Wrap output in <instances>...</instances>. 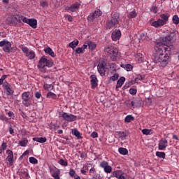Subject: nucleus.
Instances as JSON below:
<instances>
[{"label":"nucleus","mask_w":179,"mask_h":179,"mask_svg":"<svg viewBox=\"0 0 179 179\" xmlns=\"http://www.w3.org/2000/svg\"><path fill=\"white\" fill-rule=\"evenodd\" d=\"M171 50H174L173 45H162V42H156L155 51L156 52L155 61L159 62L162 68L167 66L171 55Z\"/></svg>","instance_id":"obj_1"},{"label":"nucleus","mask_w":179,"mask_h":179,"mask_svg":"<svg viewBox=\"0 0 179 179\" xmlns=\"http://www.w3.org/2000/svg\"><path fill=\"white\" fill-rule=\"evenodd\" d=\"M160 17L157 21H153L151 22V26L153 27H156V29L159 27H162V26H164L169 22V17H170V14L164 13L160 15Z\"/></svg>","instance_id":"obj_2"},{"label":"nucleus","mask_w":179,"mask_h":179,"mask_svg":"<svg viewBox=\"0 0 179 179\" xmlns=\"http://www.w3.org/2000/svg\"><path fill=\"white\" fill-rule=\"evenodd\" d=\"M176 38H177V31H173L165 37L161 38L160 41H157V43H162V45H169V44H171Z\"/></svg>","instance_id":"obj_3"},{"label":"nucleus","mask_w":179,"mask_h":179,"mask_svg":"<svg viewBox=\"0 0 179 179\" xmlns=\"http://www.w3.org/2000/svg\"><path fill=\"white\" fill-rule=\"evenodd\" d=\"M120 23V14L113 13L110 20L106 22V29H112V27H117V24Z\"/></svg>","instance_id":"obj_4"},{"label":"nucleus","mask_w":179,"mask_h":179,"mask_svg":"<svg viewBox=\"0 0 179 179\" xmlns=\"http://www.w3.org/2000/svg\"><path fill=\"white\" fill-rule=\"evenodd\" d=\"M59 117L63 118V120L67 122H73V121H76V120H78L76 115L65 112H59Z\"/></svg>","instance_id":"obj_5"},{"label":"nucleus","mask_w":179,"mask_h":179,"mask_svg":"<svg viewBox=\"0 0 179 179\" xmlns=\"http://www.w3.org/2000/svg\"><path fill=\"white\" fill-rule=\"evenodd\" d=\"M19 48L22 50V52L25 54V57L28 58V59H34L36 58V52L33 50H29L27 47L21 45L19 46Z\"/></svg>","instance_id":"obj_6"},{"label":"nucleus","mask_w":179,"mask_h":179,"mask_svg":"<svg viewBox=\"0 0 179 179\" xmlns=\"http://www.w3.org/2000/svg\"><path fill=\"white\" fill-rule=\"evenodd\" d=\"M25 17L20 15H15L10 17H8L7 18V22L8 24H16V23L19 22H23V19H24Z\"/></svg>","instance_id":"obj_7"},{"label":"nucleus","mask_w":179,"mask_h":179,"mask_svg":"<svg viewBox=\"0 0 179 179\" xmlns=\"http://www.w3.org/2000/svg\"><path fill=\"white\" fill-rule=\"evenodd\" d=\"M22 104L25 107H30L31 106V100L30 97V92H25L22 94Z\"/></svg>","instance_id":"obj_8"},{"label":"nucleus","mask_w":179,"mask_h":179,"mask_svg":"<svg viewBox=\"0 0 179 179\" xmlns=\"http://www.w3.org/2000/svg\"><path fill=\"white\" fill-rule=\"evenodd\" d=\"M0 47H3L4 52H12V43L6 39L0 41Z\"/></svg>","instance_id":"obj_9"},{"label":"nucleus","mask_w":179,"mask_h":179,"mask_svg":"<svg viewBox=\"0 0 179 179\" xmlns=\"http://www.w3.org/2000/svg\"><path fill=\"white\" fill-rule=\"evenodd\" d=\"M99 166L101 167V169H103V171H105L106 174H110L113 172V167L108 165V162H107V161H103L101 162Z\"/></svg>","instance_id":"obj_10"},{"label":"nucleus","mask_w":179,"mask_h":179,"mask_svg":"<svg viewBox=\"0 0 179 179\" xmlns=\"http://www.w3.org/2000/svg\"><path fill=\"white\" fill-rule=\"evenodd\" d=\"M23 22L27 23V24H29L33 29L37 28V20L33 18L29 19L25 17V18H23Z\"/></svg>","instance_id":"obj_11"},{"label":"nucleus","mask_w":179,"mask_h":179,"mask_svg":"<svg viewBox=\"0 0 179 179\" xmlns=\"http://www.w3.org/2000/svg\"><path fill=\"white\" fill-rule=\"evenodd\" d=\"M125 176H127V173L121 170H116L112 173V177H115L117 179H126Z\"/></svg>","instance_id":"obj_12"},{"label":"nucleus","mask_w":179,"mask_h":179,"mask_svg":"<svg viewBox=\"0 0 179 179\" xmlns=\"http://www.w3.org/2000/svg\"><path fill=\"white\" fill-rule=\"evenodd\" d=\"M113 50H112V52L110 53V57L112 59V61H117V58H120L121 56V53L118 51V49L117 47L113 46Z\"/></svg>","instance_id":"obj_13"},{"label":"nucleus","mask_w":179,"mask_h":179,"mask_svg":"<svg viewBox=\"0 0 179 179\" xmlns=\"http://www.w3.org/2000/svg\"><path fill=\"white\" fill-rule=\"evenodd\" d=\"M167 146H169V141H167V139L162 138L159 141V144H158L159 150H164V149H166Z\"/></svg>","instance_id":"obj_14"},{"label":"nucleus","mask_w":179,"mask_h":179,"mask_svg":"<svg viewBox=\"0 0 179 179\" xmlns=\"http://www.w3.org/2000/svg\"><path fill=\"white\" fill-rule=\"evenodd\" d=\"M90 79H91V89H96L99 85V80H97V76H96V75H91Z\"/></svg>","instance_id":"obj_15"},{"label":"nucleus","mask_w":179,"mask_h":179,"mask_svg":"<svg viewBox=\"0 0 179 179\" xmlns=\"http://www.w3.org/2000/svg\"><path fill=\"white\" fill-rule=\"evenodd\" d=\"M6 160L8 162L9 166H13V151L10 150H6Z\"/></svg>","instance_id":"obj_16"},{"label":"nucleus","mask_w":179,"mask_h":179,"mask_svg":"<svg viewBox=\"0 0 179 179\" xmlns=\"http://www.w3.org/2000/svg\"><path fill=\"white\" fill-rule=\"evenodd\" d=\"M97 69L101 76H104V75H106V64L104 62L99 63Z\"/></svg>","instance_id":"obj_17"},{"label":"nucleus","mask_w":179,"mask_h":179,"mask_svg":"<svg viewBox=\"0 0 179 179\" xmlns=\"http://www.w3.org/2000/svg\"><path fill=\"white\" fill-rule=\"evenodd\" d=\"M101 13H102L101 10H100L99 9L95 10L92 14L89 15L88 20H90V22H93V20H94V19H97V17H99V16H101Z\"/></svg>","instance_id":"obj_18"},{"label":"nucleus","mask_w":179,"mask_h":179,"mask_svg":"<svg viewBox=\"0 0 179 179\" xmlns=\"http://www.w3.org/2000/svg\"><path fill=\"white\" fill-rule=\"evenodd\" d=\"M111 37L113 41H117V40H120V38H121V31L120 30L113 31L112 33Z\"/></svg>","instance_id":"obj_19"},{"label":"nucleus","mask_w":179,"mask_h":179,"mask_svg":"<svg viewBox=\"0 0 179 179\" xmlns=\"http://www.w3.org/2000/svg\"><path fill=\"white\" fill-rule=\"evenodd\" d=\"M79 8H80V3L76 2L68 7L67 10H70V12H78Z\"/></svg>","instance_id":"obj_20"},{"label":"nucleus","mask_w":179,"mask_h":179,"mask_svg":"<svg viewBox=\"0 0 179 179\" xmlns=\"http://www.w3.org/2000/svg\"><path fill=\"white\" fill-rule=\"evenodd\" d=\"M116 134H117L118 138L121 139L122 141H125L127 139V137L129 135V132L128 131L125 130L124 131H117Z\"/></svg>","instance_id":"obj_21"},{"label":"nucleus","mask_w":179,"mask_h":179,"mask_svg":"<svg viewBox=\"0 0 179 179\" xmlns=\"http://www.w3.org/2000/svg\"><path fill=\"white\" fill-rule=\"evenodd\" d=\"M38 68L42 71H45V57L43 56L41 58L38 64Z\"/></svg>","instance_id":"obj_22"},{"label":"nucleus","mask_w":179,"mask_h":179,"mask_svg":"<svg viewBox=\"0 0 179 179\" xmlns=\"http://www.w3.org/2000/svg\"><path fill=\"white\" fill-rule=\"evenodd\" d=\"M3 87L5 88L7 96H12V94H13L14 91L12 90V88H10V85H9V83H4Z\"/></svg>","instance_id":"obj_23"},{"label":"nucleus","mask_w":179,"mask_h":179,"mask_svg":"<svg viewBox=\"0 0 179 179\" xmlns=\"http://www.w3.org/2000/svg\"><path fill=\"white\" fill-rule=\"evenodd\" d=\"M71 134H72V135H74V136L76 138H77L78 139H82V134H80V132L78 129H71Z\"/></svg>","instance_id":"obj_24"},{"label":"nucleus","mask_w":179,"mask_h":179,"mask_svg":"<svg viewBox=\"0 0 179 179\" xmlns=\"http://www.w3.org/2000/svg\"><path fill=\"white\" fill-rule=\"evenodd\" d=\"M125 82V77H121L117 82L116 84V89H120L123 85L124 83Z\"/></svg>","instance_id":"obj_25"},{"label":"nucleus","mask_w":179,"mask_h":179,"mask_svg":"<svg viewBox=\"0 0 179 179\" xmlns=\"http://www.w3.org/2000/svg\"><path fill=\"white\" fill-rule=\"evenodd\" d=\"M87 44L89 47V50L91 51H94V50H96V47H97V45H96L94 42L87 41Z\"/></svg>","instance_id":"obj_26"},{"label":"nucleus","mask_w":179,"mask_h":179,"mask_svg":"<svg viewBox=\"0 0 179 179\" xmlns=\"http://www.w3.org/2000/svg\"><path fill=\"white\" fill-rule=\"evenodd\" d=\"M45 54H48L52 58H55V53H54V51L50 47L45 48Z\"/></svg>","instance_id":"obj_27"},{"label":"nucleus","mask_w":179,"mask_h":179,"mask_svg":"<svg viewBox=\"0 0 179 179\" xmlns=\"http://www.w3.org/2000/svg\"><path fill=\"white\" fill-rule=\"evenodd\" d=\"M113 48H114V45H106L104 48V51L105 52H107V54L110 55L111 52H113Z\"/></svg>","instance_id":"obj_28"},{"label":"nucleus","mask_w":179,"mask_h":179,"mask_svg":"<svg viewBox=\"0 0 179 179\" xmlns=\"http://www.w3.org/2000/svg\"><path fill=\"white\" fill-rule=\"evenodd\" d=\"M120 66L127 72H130V71H132V69L134 68L131 64H121Z\"/></svg>","instance_id":"obj_29"},{"label":"nucleus","mask_w":179,"mask_h":179,"mask_svg":"<svg viewBox=\"0 0 179 179\" xmlns=\"http://www.w3.org/2000/svg\"><path fill=\"white\" fill-rule=\"evenodd\" d=\"M21 178L23 179H29L30 178V175H29V173L26 171H21L20 174Z\"/></svg>","instance_id":"obj_30"},{"label":"nucleus","mask_w":179,"mask_h":179,"mask_svg":"<svg viewBox=\"0 0 179 179\" xmlns=\"http://www.w3.org/2000/svg\"><path fill=\"white\" fill-rule=\"evenodd\" d=\"M135 120V117L132 116V115H128L124 118V122H127V124H129L131 121H134Z\"/></svg>","instance_id":"obj_31"},{"label":"nucleus","mask_w":179,"mask_h":179,"mask_svg":"<svg viewBox=\"0 0 179 179\" xmlns=\"http://www.w3.org/2000/svg\"><path fill=\"white\" fill-rule=\"evenodd\" d=\"M118 152L120 155H122L123 156H126V155H128V150L125 148H120L118 149Z\"/></svg>","instance_id":"obj_32"},{"label":"nucleus","mask_w":179,"mask_h":179,"mask_svg":"<svg viewBox=\"0 0 179 179\" xmlns=\"http://www.w3.org/2000/svg\"><path fill=\"white\" fill-rule=\"evenodd\" d=\"M79 44V41L76 40V41H73L72 42H71L69 44V47H70V48H76V47H78V45Z\"/></svg>","instance_id":"obj_33"},{"label":"nucleus","mask_w":179,"mask_h":179,"mask_svg":"<svg viewBox=\"0 0 179 179\" xmlns=\"http://www.w3.org/2000/svg\"><path fill=\"white\" fill-rule=\"evenodd\" d=\"M47 99H52L55 100L57 99V94L54 92H49L46 95Z\"/></svg>","instance_id":"obj_34"},{"label":"nucleus","mask_w":179,"mask_h":179,"mask_svg":"<svg viewBox=\"0 0 179 179\" xmlns=\"http://www.w3.org/2000/svg\"><path fill=\"white\" fill-rule=\"evenodd\" d=\"M156 156L160 159H166V153L164 152H156Z\"/></svg>","instance_id":"obj_35"},{"label":"nucleus","mask_w":179,"mask_h":179,"mask_svg":"<svg viewBox=\"0 0 179 179\" xmlns=\"http://www.w3.org/2000/svg\"><path fill=\"white\" fill-rule=\"evenodd\" d=\"M54 65V62L52 59H45V66H48V68H51Z\"/></svg>","instance_id":"obj_36"},{"label":"nucleus","mask_w":179,"mask_h":179,"mask_svg":"<svg viewBox=\"0 0 179 179\" xmlns=\"http://www.w3.org/2000/svg\"><path fill=\"white\" fill-rule=\"evenodd\" d=\"M33 141H35V142H39V143H44L45 142V138L43 137H34L33 138Z\"/></svg>","instance_id":"obj_37"},{"label":"nucleus","mask_w":179,"mask_h":179,"mask_svg":"<svg viewBox=\"0 0 179 179\" xmlns=\"http://www.w3.org/2000/svg\"><path fill=\"white\" fill-rule=\"evenodd\" d=\"M145 79V76H142L141 74H138L136 76L134 82L136 83H138V82H139V80H143Z\"/></svg>","instance_id":"obj_38"},{"label":"nucleus","mask_w":179,"mask_h":179,"mask_svg":"<svg viewBox=\"0 0 179 179\" xmlns=\"http://www.w3.org/2000/svg\"><path fill=\"white\" fill-rule=\"evenodd\" d=\"M136 16H138V14L136 13V12H135V10H133L129 13L128 18L134 19V18L136 17Z\"/></svg>","instance_id":"obj_39"},{"label":"nucleus","mask_w":179,"mask_h":179,"mask_svg":"<svg viewBox=\"0 0 179 179\" xmlns=\"http://www.w3.org/2000/svg\"><path fill=\"white\" fill-rule=\"evenodd\" d=\"M27 143H29V141L27 139H24L21 141H19L20 146L26 147L27 146Z\"/></svg>","instance_id":"obj_40"},{"label":"nucleus","mask_w":179,"mask_h":179,"mask_svg":"<svg viewBox=\"0 0 179 179\" xmlns=\"http://www.w3.org/2000/svg\"><path fill=\"white\" fill-rule=\"evenodd\" d=\"M59 171H55L52 173V176L55 178V179H59Z\"/></svg>","instance_id":"obj_41"},{"label":"nucleus","mask_w":179,"mask_h":179,"mask_svg":"<svg viewBox=\"0 0 179 179\" xmlns=\"http://www.w3.org/2000/svg\"><path fill=\"white\" fill-rule=\"evenodd\" d=\"M172 20H173V23L174 24H179V17H178V15H173V18H172Z\"/></svg>","instance_id":"obj_42"},{"label":"nucleus","mask_w":179,"mask_h":179,"mask_svg":"<svg viewBox=\"0 0 179 179\" xmlns=\"http://www.w3.org/2000/svg\"><path fill=\"white\" fill-rule=\"evenodd\" d=\"M118 78H120V75L118 73H115L110 77V80H113V82H115V80H118Z\"/></svg>","instance_id":"obj_43"},{"label":"nucleus","mask_w":179,"mask_h":179,"mask_svg":"<svg viewBox=\"0 0 179 179\" xmlns=\"http://www.w3.org/2000/svg\"><path fill=\"white\" fill-rule=\"evenodd\" d=\"M29 163H31V164H37L38 163V161H37V159H36L34 157H29Z\"/></svg>","instance_id":"obj_44"},{"label":"nucleus","mask_w":179,"mask_h":179,"mask_svg":"<svg viewBox=\"0 0 179 179\" xmlns=\"http://www.w3.org/2000/svg\"><path fill=\"white\" fill-rule=\"evenodd\" d=\"M89 170V168L85 165H83V169H81V173L83 174V176H86V172Z\"/></svg>","instance_id":"obj_45"},{"label":"nucleus","mask_w":179,"mask_h":179,"mask_svg":"<svg viewBox=\"0 0 179 179\" xmlns=\"http://www.w3.org/2000/svg\"><path fill=\"white\" fill-rule=\"evenodd\" d=\"M59 164H61V166H68V162L64 160L63 159H59Z\"/></svg>","instance_id":"obj_46"},{"label":"nucleus","mask_w":179,"mask_h":179,"mask_svg":"<svg viewBox=\"0 0 179 179\" xmlns=\"http://www.w3.org/2000/svg\"><path fill=\"white\" fill-rule=\"evenodd\" d=\"M150 132H152V130L150 129H144L142 130V134H143V135H150Z\"/></svg>","instance_id":"obj_47"},{"label":"nucleus","mask_w":179,"mask_h":179,"mask_svg":"<svg viewBox=\"0 0 179 179\" xmlns=\"http://www.w3.org/2000/svg\"><path fill=\"white\" fill-rule=\"evenodd\" d=\"M138 90H136V89L135 88H130L129 90V93L130 94H131V96H135L136 95Z\"/></svg>","instance_id":"obj_48"},{"label":"nucleus","mask_w":179,"mask_h":179,"mask_svg":"<svg viewBox=\"0 0 179 179\" xmlns=\"http://www.w3.org/2000/svg\"><path fill=\"white\" fill-rule=\"evenodd\" d=\"M64 17L67 19L68 22H73V17H72L71 15H65Z\"/></svg>","instance_id":"obj_49"},{"label":"nucleus","mask_w":179,"mask_h":179,"mask_svg":"<svg viewBox=\"0 0 179 179\" xmlns=\"http://www.w3.org/2000/svg\"><path fill=\"white\" fill-rule=\"evenodd\" d=\"M69 174L70 176V177H74L76 175V171H75V170L73 169H70Z\"/></svg>","instance_id":"obj_50"},{"label":"nucleus","mask_w":179,"mask_h":179,"mask_svg":"<svg viewBox=\"0 0 179 179\" xmlns=\"http://www.w3.org/2000/svg\"><path fill=\"white\" fill-rule=\"evenodd\" d=\"M127 106L130 108H135V102L134 101H131L130 103H127Z\"/></svg>","instance_id":"obj_51"},{"label":"nucleus","mask_w":179,"mask_h":179,"mask_svg":"<svg viewBox=\"0 0 179 179\" xmlns=\"http://www.w3.org/2000/svg\"><path fill=\"white\" fill-rule=\"evenodd\" d=\"M76 54H83V52H85V50H83L82 48H78L76 50Z\"/></svg>","instance_id":"obj_52"},{"label":"nucleus","mask_w":179,"mask_h":179,"mask_svg":"<svg viewBox=\"0 0 179 179\" xmlns=\"http://www.w3.org/2000/svg\"><path fill=\"white\" fill-rule=\"evenodd\" d=\"M45 89L46 90H48V91L52 90L54 89V85L46 84Z\"/></svg>","instance_id":"obj_53"},{"label":"nucleus","mask_w":179,"mask_h":179,"mask_svg":"<svg viewBox=\"0 0 179 179\" xmlns=\"http://www.w3.org/2000/svg\"><path fill=\"white\" fill-rule=\"evenodd\" d=\"M90 136L94 139L96 138H99V134H97L96 131H94L91 134Z\"/></svg>","instance_id":"obj_54"},{"label":"nucleus","mask_w":179,"mask_h":179,"mask_svg":"<svg viewBox=\"0 0 179 179\" xmlns=\"http://www.w3.org/2000/svg\"><path fill=\"white\" fill-rule=\"evenodd\" d=\"M6 148H8V145H6V143L3 142L2 144H1V148L3 151H5V150H6Z\"/></svg>","instance_id":"obj_55"},{"label":"nucleus","mask_w":179,"mask_h":179,"mask_svg":"<svg viewBox=\"0 0 179 179\" xmlns=\"http://www.w3.org/2000/svg\"><path fill=\"white\" fill-rule=\"evenodd\" d=\"M151 12L155 14L157 13V7L152 6L151 8Z\"/></svg>","instance_id":"obj_56"},{"label":"nucleus","mask_w":179,"mask_h":179,"mask_svg":"<svg viewBox=\"0 0 179 179\" xmlns=\"http://www.w3.org/2000/svg\"><path fill=\"white\" fill-rule=\"evenodd\" d=\"M0 120H1V121H5V122H7V121H8V117L5 115H1Z\"/></svg>","instance_id":"obj_57"},{"label":"nucleus","mask_w":179,"mask_h":179,"mask_svg":"<svg viewBox=\"0 0 179 179\" xmlns=\"http://www.w3.org/2000/svg\"><path fill=\"white\" fill-rule=\"evenodd\" d=\"M35 97H36V99H40V97H41V93H40V92H36V93H35Z\"/></svg>","instance_id":"obj_58"},{"label":"nucleus","mask_w":179,"mask_h":179,"mask_svg":"<svg viewBox=\"0 0 179 179\" xmlns=\"http://www.w3.org/2000/svg\"><path fill=\"white\" fill-rule=\"evenodd\" d=\"M131 86V83H126L125 85L123 86V89H128Z\"/></svg>","instance_id":"obj_59"},{"label":"nucleus","mask_w":179,"mask_h":179,"mask_svg":"<svg viewBox=\"0 0 179 179\" xmlns=\"http://www.w3.org/2000/svg\"><path fill=\"white\" fill-rule=\"evenodd\" d=\"M8 117H13V118H15V114L12 111H9L8 113Z\"/></svg>","instance_id":"obj_60"},{"label":"nucleus","mask_w":179,"mask_h":179,"mask_svg":"<svg viewBox=\"0 0 179 179\" xmlns=\"http://www.w3.org/2000/svg\"><path fill=\"white\" fill-rule=\"evenodd\" d=\"M94 173H96V169H94V167H92V168L90 170V174H94Z\"/></svg>","instance_id":"obj_61"},{"label":"nucleus","mask_w":179,"mask_h":179,"mask_svg":"<svg viewBox=\"0 0 179 179\" xmlns=\"http://www.w3.org/2000/svg\"><path fill=\"white\" fill-rule=\"evenodd\" d=\"M80 157H81V159H85V157H87V155H86V153H81Z\"/></svg>","instance_id":"obj_62"},{"label":"nucleus","mask_w":179,"mask_h":179,"mask_svg":"<svg viewBox=\"0 0 179 179\" xmlns=\"http://www.w3.org/2000/svg\"><path fill=\"white\" fill-rule=\"evenodd\" d=\"M87 42H86L82 47L81 48H83V50L85 51V50H86V48H87Z\"/></svg>","instance_id":"obj_63"},{"label":"nucleus","mask_w":179,"mask_h":179,"mask_svg":"<svg viewBox=\"0 0 179 179\" xmlns=\"http://www.w3.org/2000/svg\"><path fill=\"white\" fill-rule=\"evenodd\" d=\"M6 78H8V76L6 75H3L1 77V80L3 82V80H5V79H6Z\"/></svg>","instance_id":"obj_64"}]
</instances>
